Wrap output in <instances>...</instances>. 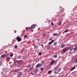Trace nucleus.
Here are the masks:
<instances>
[{"instance_id": "f257e3e1", "label": "nucleus", "mask_w": 77, "mask_h": 77, "mask_svg": "<svg viewBox=\"0 0 77 77\" xmlns=\"http://www.w3.org/2000/svg\"><path fill=\"white\" fill-rule=\"evenodd\" d=\"M59 71H60V68H56L55 69L54 73L55 74H57Z\"/></svg>"}, {"instance_id": "f03ea898", "label": "nucleus", "mask_w": 77, "mask_h": 77, "mask_svg": "<svg viewBox=\"0 0 77 77\" xmlns=\"http://www.w3.org/2000/svg\"><path fill=\"white\" fill-rule=\"evenodd\" d=\"M16 39L18 42H20L22 40V39L21 38V37H16Z\"/></svg>"}, {"instance_id": "7ed1b4c3", "label": "nucleus", "mask_w": 77, "mask_h": 77, "mask_svg": "<svg viewBox=\"0 0 77 77\" xmlns=\"http://www.w3.org/2000/svg\"><path fill=\"white\" fill-rule=\"evenodd\" d=\"M42 66V64L38 63L35 66V68H39V67H40V66Z\"/></svg>"}, {"instance_id": "20e7f679", "label": "nucleus", "mask_w": 77, "mask_h": 77, "mask_svg": "<svg viewBox=\"0 0 77 77\" xmlns=\"http://www.w3.org/2000/svg\"><path fill=\"white\" fill-rule=\"evenodd\" d=\"M22 74V72H19L17 74V77H20L21 76V74Z\"/></svg>"}, {"instance_id": "39448f33", "label": "nucleus", "mask_w": 77, "mask_h": 77, "mask_svg": "<svg viewBox=\"0 0 77 77\" xmlns=\"http://www.w3.org/2000/svg\"><path fill=\"white\" fill-rule=\"evenodd\" d=\"M35 27V25H32L31 27L29 28V29L31 30V29H34Z\"/></svg>"}, {"instance_id": "423d86ee", "label": "nucleus", "mask_w": 77, "mask_h": 77, "mask_svg": "<svg viewBox=\"0 0 77 77\" xmlns=\"http://www.w3.org/2000/svg\"><path fill=\"white\" fill-rule=\"evenodd\" d=\"M68 48H64L63 50V51L62 52V53H65L66 52V51H67L68 50Z\"/></svg>"}, {"instance_id": "0eeeda50", "label": "nucleus", "mask_w": 77, "mask_h": 77, "mask_svg": "<svg viewBox=\"0 0 77 77\" xmlns=\"http://www.w3.org/2000/svg\"><path fill=\"white\" fill-rule=\"evenodd\" d=\"M38 69L36 68L33 70V72L34 73H37V72H38Z\"/></svg>"}, {"instance_id": "6e6552de", "label": "nucleus", "mask_w": 77, "mask_h": 77, "mask_svg": "<svg viewBox=\"0 0 77 77\" xmlns=\"http://www.w3.org/2000/svg\"><path fill=\"white\" fill-rule=\"evenodd\" d=\"M3 72H6V71H8L7 69H6V68H3Z\"/></svg>"}, {"instance_id": "1a4fd4ad", "label": "nucleus", "mask_w": 77, "mask_h": 77, "mask_svg": "<svg viewBox=\"0 0 77 77\" xmlns=\"http://www.w3.org/2000/svg\"><path fill=\"white\" fill-rule=\"evenodd\" d=\"M69 49L70 51H72L74 49V48H73L72 47H70L69 48Z\"/></svg>"}, {"instance_id": "9d476101", "label": "nucleus", "mask_w": 77, "mask_h": 77, "mask_svg": "<svg viewBox=\"0 0 77 77\" xmlns=\"http://www.w3.org/2000/svg\"><path fill=\"white\" fill-rule=\"evenodd\" d=\"M74 63H77V57L74 60Z\"/></svg>"}, {"instance_id": "9b49d317", "label": "nucleus", "mask_w": 77, "mask_h": 77, "mask_svg": "<svg viewBox=\"0 0 77 77\" xmlns=\"http://www.w3.org/2000/svg\"><path fill=\"white\" fill-rule=\"evenodd\" d=\"M54 40H52L51 42H50L48 44H49V45H50V44H51V43H52V42H54Z\"/></svg>"}, {"instance_id": "f8f14e48", "label": "nucleus", "mask_w": 77, "mask_h": 77, "mask_svg": "<svg viewBox=\"0 0 77 77\" xmlns=\"http://www.w3.org/2000/svg\"><path fill=\"white\" fill-rule=\"evenodd\" d=\"M38 48V46L36 45L35 46L34 49H37Z\"/></svg>"}, {"instance_id": "ddd939ff", "label": "nucleus", "mask_w": 77, "mask_h": 77, "mask_svg": "<svg viewBox=\"0 0 77 77\" xmlns=\"http://www.w3.org/2000/svg\"><path fill=\"white\" fill-rule=\"evenodd\" d=\"M57 35H57V33H55L53 34V36H57Z\"/></svg>"}, {"instance_id": "4468645a", "label": "nucleus", "mask_w": 77, "mask_h": 77, "mask_svg": "<svg viewBox=\"0 0 77 77\" xmlns=\"http://www.w3.org/2000/svg\"><path fill=\"white\" fill-rule=\"evenodd\" d=\"M75 66H74V67H72V68L71 69V71H72V70H74V69H75Z\"/></svg>"}, {"instance_id": "2eb2a0df", "label": "nucleus", "mask_w": 77, "mask_h": 77, "mask_svg": "<svg viewBox=\"0 0 77 77\" xmlns=\"http://www.w3.org/2000/svg\"><path fill=\"white\" fill-rule=\"evenodd\" d=\"M65 44H63L61 45V47L62 48H63L64 47H65Z\"/></svg>"}, {"instance_id": "dca6fc26", "label": "nucleus", "mask_w": 77, "mask_h": 77, "mask_svg": "<svg viewBox=\"0 0 77 77\" xmlns=\"http://www.w3.org/2000/svg\"><path fill=\"white\" fill-rule=\"evenodd\" d=\"M77 50V47H75V48H74V51H75Z\"/></svg>"}, {"instance_id": "f3484780", "label": "nucleus", "mask_w": 77, "mask_h": 77, "mask_svg": "<svg viewBox=\"0 0 77 77\" xmlns=\"http://www.w3.org/2000/svg\"><path fill=\"white\" fill-rule=\"evenodd\" d=\"M21 56H18L17 57V59H21Z\"/></svg>"}, {"instance_id": "a211bd4d", "label": "nucleus", "mask_w": 77, "mask_h": 77, "mask_svg": "<svg viewBox=\"0 0 77 77\" xmlns=\"http://www.w3.org/2000/svg\"><path fill=\"white\" fill-rule=\"evenodd\" d=\"M53 57H54V58H57V55H56L55 56L53 55Z\"/></svg>"}, {"instance_id": "6ab92c4d", "label": "nucleus", "mask_w": 77, "mask_h": 77, "mask_svg": "<svg viewBox=\"0 0 77 77\" xmlns=\"http://www.w3.org/2000/svg\"><path fill=\"white\" fill-rule=\"evenodd\" d=\"M5 57V55H1V57L2 58Z\"/></svg>"}, {"instance_id": "aec40b11", "label": "nucleus", "mask_w": 77, "mask_h": 77, "mask_svg": "<svg viewBox=\"0 0 77 77\" xmlns=\"http://www.w3.org/2000/svg\"><path fill=\"white\" fill-rule=\"evenodd\" d=\"M48 72V74H51V70L49 71Z\"/></svg>"}, {"instance_id": "412c9836", "label": "nucleus", "mask_w": 77, "mask_h": 77, "mask_svg": "<svg viewBox=\"0 0 77 77\" xmlns=\"http://www.w3.org/2000/svg\"><path fill=\"white\" fill-rule=\"evenodd\" d=\"M57 45V42H56L54 43V45Z\"/></svg>"}, {"instance_id": "4be33fe9", "label": "nucleus", "mask_w": 77, "mask_h": 77, "mask_svg": "<svg viewBox=\"0 0 77 77\" xmlns=\"http://www.w3.org/2000/svg\"><path fill=\"white\" fill-rule=\"evenodd\" d=\"M44 69V68L43 67H42L40 68V70L41 71H42Z\"/></svg>"}, {"instance_id": "5701e85b", "label": "nucleus", "mask_w": 77, "mask_h": 77, "mask_svg": "<svg viewBox=\"0 0 77 77\" xmlns=\"http://www.w3.org/2000/svg\"><path fill=\"white\" fill-rule=\"evenodd\" d=\"M54 61H52L51 63V65H52L54 63Z\"/></svg>"}, {"instance_id": "b1692460", "label": "nucleus", "mask_w": 77, "mask_h": 77, "mask_svg": "<svg viewBox=\"0 0 77 77\" xmlns=\"http://www.w3.org/2000/svg\"><path fill=\"white\" fill-rule=\"evenodd\" d=\"M30 66H31V65L30 64L28 66H27V67L28 68H30Z\"/></svg>"}, {"instance_id": "393cba45", "label": "nucleus", "mask_w": 77, "mask_h": 77, "mask_svg": "<svg viewBox=\"0 0 77 77\" xmlns=\"http://www.w3.org/2000/svg\"><path fill=\"white\" fill-rule=\"evenodd\" d=\"M27 35H25L24 36V38H27Z\"/></svg>"}, {"instance_id": "a878e982", "label": "nucleus", "mask_w": 77, "mask_h": 77, "mask_svg": "<svg viewBox=\"0 0 77 77\" xmlns=\"http://www.w3.org/2000/svg\"><path fill=\"white\" fill-rule=\"evenodd\" d=\"M36 40H37V41H40V38H37L36 39Z\"/></svg>"}, {"instance_id": "bb28decb", "label": "nucleus", "mask_w": 77, "mask_h": 77, "mask_svg": "<svg viewBox=\"0 0 77 77\" xmlns=\"http://www.w3.org/2000/svg\"><path fill=\"white\" fill-rule=\"evenodd\" d=\"M10 57H12V56H13V54H11L10 55Z\"/></svg>"}, {"instance_id": "cd10ccee", "label": "nucleus", "mask_w": 77, "mask_h": 77, "mask_svg": "<svg viewBox=\"0 0 77 77\" xmlns=\"http://www.w3.org/2000/svg\"><path fill=\"white\" fill-rule=\"evenodd\" d=\"M65 33H66V32H68V30H66L65 31Z\"/></svg>"}, {"instance_id": "c85d7f7f", "label": "nucleus", "mask_w": 77, "mask_h": 77, "mask_svg": "<svg viewBox=\"0 0 77 77\" xmlns=\"http://www.w3.org/2000/svg\"><path fill=\"white\" fill-rule=\"evenodd\" d=\"M39 55H41L42 54V53L41 52H40L39 53Z\"/></svg>"}, {"instance_id": "c756f323", "label": "nucleus", "mask_w": 77, "mask_h": 77, "mask_svg": "<svg viewBox=\"0 0 77 77\" xmlns=\"http://www.w3.org/2000/svg\"><path fill=\"white\" fill-rule=\"evenodd\" d=\"M7 59H9V60H10V59H11V58H7Z\"/></svg>"}, {"instance_id": "7c9ffc66", "label": "nucleus", "mask_w": 77, "mask_h": 77, "mask_svg": "<svg viewBox=\"0 0 77 77\" xmlns=\"http://www.w3.org/2000/svg\"><path fill=\"white\" fill-rule=\"evenodd\" d=\"M33 69V68H30L29 70H32Z\"/></svg>"}, {"instance_id": "2f4dec72", "label": "nucleus", "mask_w": 77, "mask_h": 77, "mask_svg": "<svg viewBox=\"0 0 77 77\" xmlns=\"http://www.w3.org/2000/svg\"><path fill=\"white\" fill-rule=\"evenodd\" d=\"M26 30H28V29H29L28 28V27H26Z\"/></svg>"}, {"instance_id": "473e14b6", "label": "nucleus", "mask_w": 77, "mask_h": 77, "mask_svg": "<svg viewBox=\"0 0 77 77\" xmlns=\"http://www.w3.org/2000/svg\"><path fill=\"white\" fill-rule=\"evenodd\" d=\"M51 25H52V26L54 25V24L53 22H51Z\"/></svg>"}, {"instance_id": "72a5a7b5", "label": "nucleus", "mask_w": 77, "mask_h": 77, "mask_svg": "<svg viewBox=\"0 0 77 77\" xmlns=\"http://www.w3.org/2000/svg\"><path fill=\"white\" fill-rule=\"evenodd\" d=\"M15 48H17V45H16L15 46Z\"/></svg>"}, {"instance_id": "f704fd0d", "label": "nucleus", "mask_w": 77, "mask_h": 77, "mask_svg": "<svg viewBox=\"0 0 77 77\" xmlns=\"http://www.w3.org/2000/svg\"><path fill=\"white\" fill-rule=\"evenodd\" d=\"M59 26H60V25H61V23H59Z\"/></svg>"}, {"instance_id": "c9c22d12", "label": "nucleus", "mask_w": 77, "mask_h": 77, "mask_svg": "<svg viewBox=\"0 0 77 77\" xmlns=\"http://www.w3.org/2000/svg\"><path fill=\"white\" fill-rule=\"evenodd\" d=\"M18 62H21L22 60H17Z\"/></svg>"}, {"instance_id": "e433bc0d", "label": "nucleus", "mask_w": 77, "mask_h": 77, "mask_svg": "<svg viewBox=\"0 0 77 77\" xmlns=\"http://www.w3.org/2000/svg\"><path fill=\"white\" fill-rule=\"evenodd\" d=\"M44 61H42V62H41V63H42V64H43V63H44Z\"/></svg>"}, {"instance_id": "4c0bfd02", "label": "nucleus", "mask_w": 77, "mask_h": 77, "mask_svg": "<svg viewBox=\"0 0 77 77\" xmlns=\"http://www.w3.org/2000/svg\"><path fill=\"white\" fill-rule=\"evenodd\" d=\"M43 36H45V34H43Z\"/></svg>"}, {"instance_id": "58836bf2", "label": "nucleus", "mask_w": 77, "mask_h": 77, "mask_svg": "<svg viewBox=\"0 0 77 77\" xmlns=\"http://www.w3.org/2000/svg\"><path fill=\"white\" fill-rule=\"evenodd\" d=\"M49 23H50V20L48 21Z\"/></svg>"}, {"instance_id": "ea45409f", "label": "nucleus", "mask_w": 77, "mask_h": 77, "mask_svg": "<svg viewBox=\"0 0 77 77\" xmlns=\"http://www.w3.org/2000/svg\"><path fill=\"white\" fill-rule=\"evenodd\" d=\"M41 46H42H42H44V45H41Z\"/></svg>"}, {"instance_id": "a19ab883", "label": "nucleus", "mask_w": 77, "mask_h": 77, "mask_svg": "<svg viewBox=\"0 0 77 77\" xmlns=\"http://www.w3.org/2000/svg\"><path fill=\"white\" fill-rule=\"evenodd\" d=\"M31 75H33V73H31Z\"/></svg>"}, {"instance_id": "79ce46f5", "label": "nucleus", "mask_w": 77, "mask_h": 77, "mask_svg": "<svg viewBox=\"0 0 77 77\" xmlns=\"http://www.w3.org/2000/svg\"><path fill=\"white\" fill-rule=\"evenodd\" d=\"M14 41H15V39L14 40Z\"/></svg>"}, {"instance_id": "37998d69", "label": "nucleus", "mask_w": 77, "mask_h": 77, "mask_svg": "<svg viewBox=\"0 0 77 77\" xmlns=\"http://www.w3.org/2000/svg\"><path fill=\"white\" fill-rule=\"evenodd\" d=\"M33 42H34V41H32Z\"/></svg>"}, {"instance_id": "c03bdc74", "label": "nucleus", "mask_w": 77, "mask_h": 77, "mask_svg": "<svg viewBox=\"0 0 77 77\" xmlns=\"http://www.w3.org/2000/svg\"><path fill=\"white\" fill-rule=\"evenodd\" d=\"M50 40H51V39H50Z\"/></svg>"}, {"instance_id": "a18cd8bd", "label": "nucleus", "mask_w": 77, "mask_h": 77, "mask_svg": "<svg viewBox=\"0 0 77 77\" xmlns=\"http://www.w3.org/2000/svg\"><path fill=\"white\" fill-rule=\"evenodd\" d=\"M6 56H8V55H6Z\"/></svg>"}]
</instances>
